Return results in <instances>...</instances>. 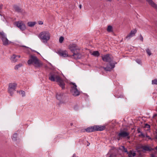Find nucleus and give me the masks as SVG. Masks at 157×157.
<instances>
[{"instance_id": "nucleus-1", "label": "nucleus", "mask_w": 157, "mask_h": 157, "mask_svg": "<svg viewBox=\"0 0 157 157\" xmlns=\"http://www.w3.org/2000/svg\"><path fill=\"white\" fill-rule=\"evenodd\" d=\"M49 79L52 81H56L63 89L65 88V83L64 81L57 74L51 73L49 75Z\"/></svg>"}, {"instance_id": "nucleus-2", "label": "nucleus", "mask_w": 157, "mask_h": 157, "mask_svg": "<svg viewBox=\"0 0 157 157\" xmlns=\"http://www.w3.org/2000/svg\"><path fill=\"white\" fill-rule=\"evenodd\" d=\"M71 51L73 53L72 57L75 59L80 58L82 55L80 52V49L75 44H72L70 45L69 48Z\"/></svg>"}, {"instance_id": "nucleus-3", "label": "nucleus", "mask_w": 157, "mask_h": 157, "mask_svg": "<svg viewBox=\"0 0 157 157\" xmlns=\"http://www.w3.org/2000/svg\"><path fill=\"white\" fill-rule=\"evenodd\" d=\"M29 65L33 64L36 67H39L42 65L41 62L35 56L31 55L28 61Z\"/></svg>"}, {"instance_id": "nucleus-4", "label": "nucleus", "mask_w": 157, "mask_h": 157, "mask_svg": "<svg viewBox=\"0 0 157 157\" xmlns=\"http://www.w3.org/2000/svg\"><path fill=\"white\" fill-rule=\"evenodd\" d=\"M39 37L42 42L46 43L50 39V34L47 31H43L40 33Z\"/></svg>"}, {"instance_id": "nucleus-5", "label": "nucleus", "mask_w": 157, "mask_h": 157, "mask_svg": "<svg viewBox=\"0 0 157 157\" xmlns=\"http://www.w3.org/2000/svg\"><path fill=\"white\" fill-rule=\"evenodd\" d=\"M17 84L15 83H10L9 84L8 92L10 94L11 96H12L13 92L15 91Z\"/></svg>"}, {"instance_id": "nucleus-6", "label": "nucleus", "mask_w": 157, "mask_h": 157, "mask_svg": "<svg viewBox=\"0 0 157 157\" xmlns=\"http://www.w3.org/2000/svg\"><path fill=\"white\" fill-rule=\"evenodd\" d=\"M102 60L105 62H113V57L110 54H107L101 56Z\"/></svg>"}, {"instance_id": "nucleus-7", "label": "nucleus", "mask_w": 157, "mask_h": 157, "mask_svg": "<svg viewBox=\"0 0 157 157\" xmlns=\"http://www.w3.org/2000/svg\"><path fill=\"white\" fill-rule=\"evenodd\" d=\"M73 85L72 86L71 89V92L72 94L75 96H78L79 95V92L77 88V86L75 83H72Z\"/></svg>"}, {"instance_id": "nucleus-8", "label": "nucleus", "mask_w": 157, "mask_h": 157, "mask_svg": "<svg viewBox=\"0 0 157 157\" xmlns=\"http://www.w3.org/2000/svg\"><path fill=\"white\" fill-rule=\"evenodd\" d=\"M107 64L106 67H102L104 70L106 71H110L111 69L115 67L116 63L114 61L109 62Z\"/></svg>"}, {"instance_id": "nucleus-9", "label": "nucleus", "mask_w": 157, "mask_h": 157, "mask_svg": "<svg viewBox=\"0 0 157 157\" xmlns=\"http://www.w3.org/2000/svg\"><path fill=\"white\" fill-rule=\"evenodd\" d=\"M129 133L126 131H121L118 134V140H119L121 138H124L127 137L129 139L130 138V136H129Z\"/></svg>"}, {"instance_id": "nucleus-10", "label": "nucleus", "mask_w": 157, "mask_h": 157, "mask_svg": "<svg viewBox=\"0 0 157 157\" xmlns=\"http://www.w3.org/2000/svg\"><path fill=\"white\" fill-rule=\"evenodd\" d=\"M0 37L2 39L4 45H7L8 44L9 40L3 32H0Z\"/></svg>"}, {"instance_id": "nucleus-11", "label": "nucleus", "mask_w": 157, "mask_h": 157, "mask_svg": "<svg viewBox=\"0 0 157 157\" xmlns=\"http://www.w3.org/2000/svg\"><path fill=\"white\" fill-rule=\"evenodd\" d=\"M15 25L17 27L19 28L21 30H25L26 29V27L24 24L21 21H18L15 23Z\"/></svg>"}, {"instance_id": "nucleus-12", "label": "nucleus", "mask_w": 157, "mask_h": 157, "mask_svg": "<svg viewBox=\"0 0 157 157\" xmlns=\"http://www.w3.org/2000/svg\"><path fill=\"white\" fill-rule=\"evenodd\" d=\"M149 5L157 10V4L152 0H146Z\"/></svg>"}, {"instance_id": "nucleus-13", "label": "nucleus", "mask_w": 157, "mask_h": 157, "mask_svg": "<svg viewBox=\"0 0 157 157\" xmlns=\"http://www.w3.org/2000/svg\"><path fill=\"white\" fill-rule=\"evenodd\" d=\"M140 148L143 149V151H151L153 150L154 149L151 147H149L148 145H142L140 147Z\"/></svg>"}, {"instance_id": "nucleus-14", "label": "nucleus", "mask_w": 157, "mask_h": 157, "mask_svg": "<svg viewBox=\"0 0 157 157\" xmlns=\"http://www.w3.org/2000/svg\"><path fill=\"white\" fill-rule=\"evenodd\" d=\"M58 53L59 56L63 57H67L68 56V54L67 51L60 50L58 51Z\"/></svg>"}, {"instance_id": "nucleus-15", "label": "nucleus", "mask_w": 157, "mask_h": 157, "mask_svg": "<svg viewBox=\"0 0 157 157\" xmlns=\"http://www.w3.org/2000/svg\"><path fill=\"white\" fill-rule=\"evenodd\" d=\"M94 126L95 131H101L105 128V125H97Z\"/></svg>"}, {"instance_id": "nucleus-16", "label": "nucleus", "mask_w": 157, "mask_h": 157, "mask_svg": "<svg viewBox=\"0 0 157 157\" xmlns=\"http://www.w3.org/2000/svg\"><path fill=\"white\" fill-rule=\"evenodd\" d=\"M137 30L136 29L131 30L129 34L126 36V38L130 39L132 37L134 36Z\"/></svg>"}, {"instance_id": "nucleus-17", "label": "nucleus", "mask_w": 157, "mask_h": 157, "mask_svg": "<svg viewBox=\"0 0 157 157\" xmlns=\"http://www.w3.org/2000/svg\"><path fill=\"white\" fill-rule=\"evenodd\" d=\"M56 97L58 100L61 101L63 98V94L62 93H57Z\"/></svg>"}, {"instance_id": "nucleus-18", "label": "nucleus", "mask_w": 157, "mask_h": 157, "mask_svg": "<svg viewBox=\"0 0 157 157\" xmlns=\"http://www.w3.org/2000/svg\"><path fill=\"white\" fill-rule=\"evenodd\" d=\"M128 157H133L136 155V153L135 151H134L130 150L127 152Z\"/></svg>"}, {"instance_id": "nucleus-19", "label": "nucleus", "mask_w": 157, "mask_h": 157, "mask_svg": "<svg viewBox=\"0 0 157 157\" xmlns=\"http://www.w3.org/2000/svg\"><path fill=\"white\" fill-rule=\"evenodd\" d=\"M84 131L89 132L94 131H95L94 126L88 127L86 129H85Z\"/></svg>"}, {"instance_id": "nucleus-20", "label": "nucleus", "mask_w": 157, "mask_h": 157, "mask_svg": "<svg viewBox=\"0 0 157 157\" xmlns=\"http://www.w3.org/2000/svg\"><path fill=\"white\" fill-rule=\"evenodd\" d=\"M17 55H13L11 57L10 59L13 62H15L17 60Z\"/></svg>"}, {"instance_id": "nucleus-21", "label": "nucleus", "mask_w": 157, "mask_h": 157, "mask_svg": "<svg viewBox=\"0 0 157 157\" xmlns=\"http://www.w3.org/2000/svg\"><path fill=\"white\" fill-rule=\"evenodd\" d=\"M14 8L15 11L17 12H22L21 9L18 6H16L14 7Z\"/></svg>"}, {"instance_id": "nucleus-22", "label": "nucleus", "mask_w": 157, "mask_h": 157, "mask_svg": "<svg viewBox=\"0 0 157 157\" xmlns=\"http://www.w3.org/2000/svg\"><path fill=\"white\" fill-rule=\"evenodd\" d=\"M92 55L95 56H98L100 55L98 51H94L92 53Z\"/></svg>"}, {"instance_id": "nucleus-23", "label": "nucleus", "mask_w": 157, "mask_h": 157, "mask_svg": "<svg viewBox=\"0 0 157 157\" xmlns=\"http://www.w3.org/2000/svg\"><path fill=\"white\" fill-rule=\"evenodd\" d=\"M36 24L35 22H29L28 23V24L29 26L30 27H33Z\"/></svg>"}, {"instance_id": "nucleus-24", "label": "nucleus", "mask_w": 157, "mask_h": 157, "mask_svg": "<svg viewBox=\"0 0 157 157\" xmlns=\"http://www.w3.org/2000/svg\"><path fill=\"white\" fill-rule=\"evenodd\" d=\"M22 66V64L21 63L17 64L14 67V69L16 70H18L19 68L21 67V66Z\"/></svg>"}, {"instance_id": "nucleus-25", "label": "nucleus", "mask_w": 157, "mask_h": 157, "mask_svg": "<svg viewBox=\"0 0 157 157\" xmlns=\"http://www.w3.org/2000/svg\"><path fill=\"white\" fill-rule=\"evenodd\" d=\"M17 136V133H15L13 136L12 139L13 140H16Z\"/></svg>"}, {"instance_id": "nucleus-26", "label": "nucleus", "mask_w": 157, "mask_h": 157, "mask_svg": "<svg viewBox=\"0 0 157 157\" xmlns=\"http://www.w3.org/2000/svg\"><path fill=\"white\" fill-rule=\"evenodd\" d=\"M107 31L109 32H112V27L111 25H109L107 27Z\"/></svg>"}, {"instance_id": "nucleus-27", "label": "nucleus", "mask_w": 157, "mask_h": 157, "mask_svg": "<svg viewBox=\"0 0 157 157\" xmlns=\"http://www.w3.org/2000/svg\"><path fill=\"white\" fill-rule=\"evenodd\" d=\"M152 84L157 85V79H155L152 81Z\"/></svg>"}, {"instance_id": "nucleus-28", "label": "nucleus", "mask_w": 157, "mask_h": 157, "mask_svg": "<svg viewBox=\"0 0 157 157\" xmlns=\"http://www.w3.org/2000/svg\"><path fill=\"white\" fill-rule=\"evenodd\" d=\"M146 51L147 53L149 55V56H150L151 55V52L149 49H147L146 50Z\"/></svg>"}, {"instance_id": "nucleus-29", "label": "nucleus", "mask_w": 157, "mask_h": 157, "mask_svg": "<svg viewBox=\"0 0 157 157\" xmlns=\"http://www.w3.org/2000/svg\"><path fill=\"white\" fill-rule=\"evenodd\" d=\"M64 40V38L63 36H61L59 39V41L60 43H61Z\"/></svg>"}, {"instance_id": "nucleus-30", "label": "nucleus", "mask_w": 157, "mask_h": 157, "mask_svg": "<svg viewBox=\"0 0 157 157\" xmlns=\"http://www.w3.org/2000/svg\"><path fill=\"white\" fill-rule=\"evenodd\" d=\"M136 61L139 64H140L141 63V61L140 59H136Z\"/></svg>"}, {"instance_id": "nucleus-31", "label": "nucleus", "mask_w": 157, "mask_h": 157, "mask_svg": "<svg viewBox=\"0 0 157 157\" xmlns=\"http://www.w3.org/2000/svg\"><path fill=\"white\" fill-rule=\"evenodd\" d=\"M122 150H123V151H124V152H126L127 153V152H128V151H127V149L125 147H124V146H122Z\"/></svg>"}, {"instance_id": "nucleus-32", "label": "nucleus", "mask_w": 157, "mask_h": 157, "mask_svg": "<svg viewBox=\"0 0 157 157\" xmlns=\"http://www.w3.org/2000/svg\"><path fill=\"white\" fill-rule=\"evenodd\" d=\"M20 93L21 94L23 97L25 96V92L24 91L21 90L20 91Z\"/></svg>"}, {"instance_id": "nucleus-33", "label": "nucleus", "mask_w": 157, "mask_h": 157, "mask_svg": "<svg viewBox=\"0 0 157 157\" xmlns=\"http://www.w3.org/2000/svg\"><path fill=\"white\" fill-rule=\"evenodd\" d=\"M140 39L142 41H143V38L142 36V35H140Z\"/></svg>"}, {"instance_id": "nucleus-34", "label": "nucleus", "mask_w": 157, "mask_h": 157, "mask_svg": "<svg viewBox=\"0 0 157 157\" xmlns=\"http://www.w3.org/2000/svg\"><path fill=\"white\" fill-rule=\"evenodd\" d=\"M38 23L40 25H42L43 23V22L41 21H39L38 22Z\"/></svg>"}, {"instance_id": "nucleus-35", "label": "nucleus", "mask_w": 157, "mask_h": 157, "mask_svg": "<svg viewBox=\"0 0 157 157\" xmlns=\"http://www.w3.org/2000/svg\"><path fill=\"white\" fill-rule=\"evenodd\" d=\"M145 126H146V127H147V128H150V126L149 124H146Z\"/></svg>"}, {"instance_id": "nucleus-36", "label": "nucleus", "mask_w": 157, "mask_h": 157, "mask_svg": "<svg viewBox=\"0 0 157 157\" xmlns=\"http://www.w3.org/2000/svg\"><path fill=\"white\" fill-rule=\"evenodd\" d=\"M150 157H156L155 155L152 154L151 155Z\"/></svg>"}, {"instance_id": "nucleus-37", "label": "nucleus", "mask_w": 157, "mask_h": 157, "mask_svg": "<svg viewBox=\"0 0 157 157\" xmlns=\"http://www.w3.org/2000/svg\"><path fill=\"white\" fill-rule=\"evenodd\" d=\"M146 137L147 138H148V139L149 140L151 139V137L148 136L147 135L146 136Z\"/></svg>"}, {"instance_id": "nucleus-38", "label": "nucleus", "mask_w": 157, "mask_h": 157, "mask_svg": "<svg viewBox=\"0 0 157 157\" xmlns=\"http://www.w3.org/2000/svg\"><path fill=\"white\" fill-rule=\"evenodd\" d=\"M2 5H0V9H2Z\"/></svg>"}, {"instance_id": "nucleus-39", "label": "nucleus", "mask_w": 157, "mask_h": 157, "mask_svg": "<svg viewBox=\"0 0 157 157\" xmlns=\"http://www.w3.org/2000/svg\"><path fill=\"white\" fill-rule=\"evenodd\" d=\"M17 59H18V58H20V55H17Z\"/></svg>"}, {"instance_id": "nucleus-40", "label": "nucleus", "mask_w": 157, "mask_h": 157, "mask_svg": "<svg viewBox=\"0 0 157 157\" xmlns=\"http://www.w3.org/2000/svg\"><path fill=\"white\" fill-rule=\"evenodd\" d=\"M157 116V114H155L153 116V117H156Z\"/></svg>"}, {"instance_id": "nucleus-41", "label": "nucleus", "mask_w": 157, "mask_h": 157, "mask_svg": "<svg viewBox=\"0 0 157 157\" xmlns=\"http://www.w3.org/2000/svg\"><path fill=\"white\" fill-rule=\"evenodd\" d=\"M141 135L143 137H144V135L142 132L141 133Z\"/></svg>"}, {"instance_id": "nucleus-42", "label": "nucleus", "mask_w": 157, "mask_h": 157, "mask_svg": "<svg viewBox=\"0 0 157 157\" xmlns=\"http://www.w3.org/2000/svg\"><path fill=\"white\" fill-rule=\"evenodd\" d=\"M79 8L81 9V7H82V5H79Z\"/></svg>"}, {"instance_id": "nucleus-43", "label": "nucleus", "mask_w": 157, "mask_h": 157, "mask_svg": "<svg viewBox=\"0 0 157 157\" xmlns=\"http://www.w3.org/2000/svg\"><path fill=\"white\" fill-rule=\"evenodd\" d=\"M137 131H138V133H140V131L139 130V129H138Z\"/></svg>"}, {"instance_id": "nucleus-44", "label": "nucleus", "mask_w": 157, "mask_h": 157, "mask_svg": "<svg viewBox=\"0 0 157 157\" xmlns=\"http://www.w3.org/2000/svg\"><path fill=\"white\" fill-rule=\"evenodd\" d=\"M155 149L157 150V146L155 147Z\"/></svg>"}, {"instance_id": "nucleus-45", "label": "nucleus", "mask_w": 157, "mask_h": 157, "mask_svg": "<svg viewBox=\"0 0 157 157\" xmlns=\"http://www.w3.org/2000/svg\"><path fill=\"white\" fill-rule=\"evenodd\" d=\"M90 143H88V144H87V146H88L90 145Z\"/></svg>"}, {"instance_id": "nucleus-46", "label": "nucleus", "mask_w": 157, "mask_h": 157, "mask_svg": "<svg viewBox=\"0 0 157 157\" xmlns=\"http://www.w3.org/2000/svg\"><path fill=\"white\" fill-rule=\"evenodd\" d=\"M109 157H112L111 155H110Z\"/></svg>"}, {"instance_id": "nucleus-47", "label": "nucleus", "mask_w": 157, "mask_h": 157, "mask_svg": "<svg viewBox=\"0 0 157 157\" xmlns=\"http://www.w3.org/2000/svg\"><path fill=\"white\" fill-rule=\"evenodd\" d=\"M117 0L118 1L119 0Z\"/></svg>"}]
</instances>
